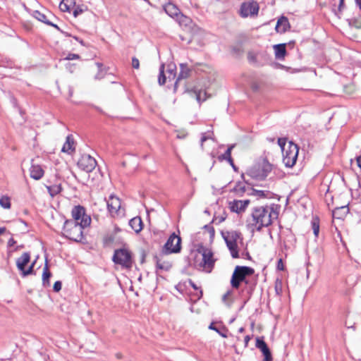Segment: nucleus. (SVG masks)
<instances>
[{"label":"nucleus","instance_id":"1","mask_svg":"<svg viewBox=\"0 0 361 361\" xmlns=\"http://www.w3.org/2000/svg\"><path fill=\"white\" fill-rule=\"evenodd\" d=\"M278 216V207L276 204L255 207L252 212V225L259 231L262 227L271 225Z\"/></svg>","mask_w":361,"mask_h":361},{"label":"nucleus","instance_id":"2","mask_svg":"<svg viewBox=\"0 0 361 361\" xmlns=\"http://www.w3.org/2000/svg\"><path fill=\"white\" fill-rule=\"evenodd\" d=\"M193 267L202 271L212 272L216 259L212 251L208 248L201 247L191 253Z\"/></svg>","mask_w":361,"mask_h":361},{"label":"nucleus","instance_id":"3","mask_svg":"<svg viewBox=\"0 0 361 361\" xmlns=\"http://www.w3.org/2000/svg\"><path fill=\"white\" fill-rule=\"evenodd\" d=\"M88 226L76 224L75 221H66L63 228V235L71 240L82 242L84 239L83 229Z\"/></svg>","mask_w":361,"mask_h":361},{"label":"nucleus","instance_id":"4","mask_svg":"<svg viewBox=\"0 0 361 361\" xmlns=\"http://www.w3.org/2000/svg\"><path fill=\"white\" fill-rule=\"evenodd\" d=\"M271 169V165L269 162L263 161L250 167L246 174L255 180H262L267 178Z\"/></svg>","mask_w":361,"mask_h":361},{"label":"nucleus","instance_id":"5","mask_svg":"<svg viewBox=\"0 0 361 361\" xmlns=\"http://www.w3.org/2000/svg\"><path fill=\"white\" fill-rule=\"evenodd\" d=\"M299 152L298 145L289 142L287 147H282L283 162L287 167H293L297 161Z\"/></svg>","mask_w":361,"mask_h":361},{"label":"nucleus","instance_id":"6","mask_svg":"<svg viewBox=\"0 0 361 361\" xmlns=\"http://www.w3.org/2000/svg\"><path fill=\"white\" fill-rule=\"evenodd\" d=\"M254 272L253 269L248 267H239L237 266L232 274L231 284L233 288H238L240 284L243 281H245V278L247 276H250Z\"/></svg>","mask_w":361,"mask_h":361},{"label":"nucleus","instance_id":"7","mask_svg":"<svg viewBox=\"0 0 361 361\" xmlns=\"http://www.w3.org/2000/svg\"><path fill=\"white\" fill-rule=\"evenodd\" d=\"M222 235L232 257L238 258L239 256L237 241L240 238V233L231 231L223 233Z\"/></svg>","mask_w":361,"mask_h":361},{"label":"nucleus","instance_id":"8","mask_svg":"<svg viewBox=\"0 0 361 361\" xmlns=\"http://www.w3.org/2000/svg\"><path fill=\"white\" fill-rule=\"evenodd\" d=\"M112 259L115 264H119L124 268L129 269L132 267V254L126 248L116 250Z\"/></svg>","mask_w":361,"mask_h":361},{"label":"nucleus","instance_id":"9","mask_svg":"<svg viewBox=\"0 0 361 361\" xmlns=\"http://www.w3.org/2000/svg\"><path fill=\"white\" fill-rule=\"evenodd\" d=\"M180 250L181 238L175 233H173L169 236L162 248L163 254L170 255L173 253H179Z\"/></svg>","mask_w":361,"mask_h":361},{"label":"nucleus","instance_id":"10","mask_svg":"<svg viewBox=\"0 0 361 361\" xmlns=\"http://www.w3.org/2000/svg\"><path fill=\"white\" fill-rule=\"evenodd\" d=\"M106 206L110 215L115 217H121L124 215V209L121 208V202L118 197L111 195L106 200Z\"/></svg>","mask_w":361,"mask_h":361},{"label":"nucleus","instance_id":"11","mask_svg":"<svg viewBox=\"0 0 361 361\" xmlns=\"http://www.w3.org/2000/svg\"><path fill=\"white\" fill-rule=\"evenodd\" d=\"M73 219L68 221H75L76 224H82L83 226H90L91 218L85 214V209L83 207L75 206L71 211Z\"/></svg>","mask_w":361,"mask_h":361},{"label":"nucleus","instance_id":"12","mask_svg":"<svg viewBox=\"0 0 361 361\" xmlns=\"http://www.w3.org/2000/svg\"><path fill=\"white\" fill-rule=\"evenodd\" d=\"M97 165L96 160L89 154H83L78 161V166L86 172L92 171Z\"/></svg>","mask_w":361,"mask_h":361},{"label":"nucleus","instance_id":"13","mask_svg":"<svg viewBox=\"0 0 361 361\" xmlns=\"http://www.w3.org/2000/svg\"><path fill=\"white\" fill-rule=\"evenodd\" d=\"M30 259L29 252H24L19 258L17 259L16 265L18 269L22 272L23 276H27L32 274L34 267V263L27 269H25V266L28 264Z\"/></svg>","mask_w":361,"mask_h":361},{"label":"nucleus","instance_id":"14","mask_svg":"<svg viewBox=\"0 0 361 361\" xmlns=\"http://www.w3.org/2000/svg\"><path fill=\"white\" fill-rule=\"evenodd\" d=\"M250 203V200H233L228 202V209L232 212L240 214L245 212Z\"/></svg>","mask_w":361,"mask_h":361},{"label":"nucleus","instance_id":"15","mask_svg":"<svg viewBox=\"0 0 361 361\" xmlns=\"http://www.w3.org/2000/svg\"><path fill=\"white\" fill-rule=\"evenodd\" d=\"M259 6L257 2L251 1L243 3L240 7V15L243 17L254 16L258 13Z\"/></svg>","mask_w":361,"mask_h":361},{"label":"nucleus","instance_id":"16","mask_svg":"<svg viewBox=\"0 0 361 361\" xmlns=\"http://www.w3.org/2000/svg\"><path fill=\"white\" fill-rule=\"evenodd\" d=\"M166 254H160L159 256L155 257L156 267L157 269L163 271H169L172 267V263L171 261L165 258Z\"/></svg>","mask_w":361,"mask_h":361},{"label":"nucleus","instance_id":"17","mask_svg":"<svg viewBox=\"0 0 361 361\" xmlns=\"http://www.w3.org/2000/svg\"><path fill=\"white\" fill-rule=\"evenodd\" d=\"M180 73L174 84L175 92L176 91L178 86L181 82V80L189 78L192 71L191 69L185 63H180Z\"/></svg>","mask_w":361,"mask_h":361},{"label":"nucleus","instance_id":"18","mask_svg":"<svg viewBox=\"0 0 361 361\" xmlns=\"http://www.w3.org/2000/svg\"><path fill=\"white\" fill-rule=\"evenodd\" d=\"M256 347L261 350L264 355V361H272V356L267 343L261 338H257Z\"/></svg>","mask_w":361,"mask_h":361},{"label":"nucleus","instance_id":"19","mask_svg":"<svg viewBox=\"0 0 361 361\" xmlns=\"http://www.w3.org/2000/svg\"><path fill=\"white\" fill-rule=\"evenodd\" d=\"M185 91L188 92L193 93L196 97L197 101L199 103L205 101L207 98L206 91L196 86L193 87L191 89L187 87Z\"/></svg>","mask_w":361,"mask_h":361},{"label":"nucleus","instance_id":"20","mask_svg":"<svg viewBox=\"0 0 361 361\" xmlns=\"http://www.w3.org/2000/svg\"><path fill=\"white\" fill-rule=\"evenodd\" d=\"M61 151L69 154L75 151V141L72 135H68L66 137V140L63 144Z\"/></svg>","mask_w":361,"mask_h":361},{"label":"nucleus","instance_id":"21","mask_svg":"<svg viewBox=\"0 0 361 361\" xmlns=\"http://www.w3.org/2000/svg\"><path fill=\"white\" fill-rule=\"evenodd\" d=\"M44 170L39 165L32 164L30 169V177L35 180H39L44 176Z\"/></svg>","mask_w":361,"mask_h":361},{"label":"nucleus","instance_id":"22","mask_svg":"<svg viewBox=\"0 0 361 361\" xmlns=\"http://www.w3.org/2000/svg\"><path fill=\"white\" fill-rule=\"evenodd\" d=\"M288 27L289 23L288 18L286 17L282 16L278 20L275 29L277 32L283 33L288 30Z\"/></svg>","mask_w":361,"mask_h":361},{"label":"nucleus","instance_id":"23","mask_svg":"<svg viewBox=\"0 0 361 361\" xmlns=\"http://www.w3.org/2000/svg\"><path fill=\"white\" fill-rule=\"evenodd\" d=\"M348 206L337 207L333 211V217L335 219H343L348 213Z\"/></svg>","mask_w":361,"mask_h":361},{"label":"nucleus","instance_id":"24","mask_svg":"<svg viewBox=\"0 0 361 361\" xmlns=\"http://www.w3.org/2000/svg\"><path fill=\"white\" fill-rule=\"evenodd\" d=\"M275 56L278 59H283L286 54V44H279L274 46Z\"/></svg>","mask_w":361,"mask_h":361},{"label":"nucleus","instance_id":"25","mask_svg":"<svg viewBox=\"0 0 361 361\" xmlns=\"http://www.w3.org/2000/svg\"><path fill=\"white\" fill-rule=\"evenodd\" d=\"M129 224L132 229L139 233L142 229V221L140 217L136 216L130 220Z\"/></svg>","mask_w":361,"mask_h":361},{"label":"nucleus","instance_id":"26","mask_svg":"<svg viewBox=\"0 0 361 361\" xmlns=\"http://www.w3.org/2000/svg\"><path fill=\"white\" fill-rule=\"evenodd\" d=\"M51 276V272L49 270L48 263L47 261L45 263V265L43 268V273H42V284L44 287L49 286V279Z\"/></svg>","mask_w":361,"mask_h":361},{"label":"nucleus","instance_id":"27","mask_svg":"<svg viewBox=\"0 0 361 361\" xmlns=\"http://www.w3.org/2000/svg\"><path fill=\"white\" fill-rule=\"evenodd\" d=\"M166 13L171 17L177 16L180 12L178 8L173 4H168L164 6Z\"/></svg>","mask_w":361,"mask_h":361},{"label":"nucleus","instance_id":"28","mask_svg":"<svg viewBox=\"0 0 361 361\" xmlns=\"http://www.w3.org/2000/svg\"><path fill=\"white\" fill-rule=\"evenodd\" d=\"M33 16L38 20L43 22L47 25H51V26L54 27L55 28H56L57 30H59V27L56 25L51 23V22L47 20V16L44 13H42L41 12H39L38 11H35L33 13Z\"/></svg>","mask_w":361,"mask_h":361},{"label":"nucleus","instance_id":"29","mask_svg":"<svg viewBox=\"0 0 361 361\" xmlns=\"http://www.w3.org/2000/svg\"><path fill=\"white\" fill-rule=\"evenodd\" d=\"M234 147L235 145H230L226 149V151L224 152V154H222L221 157L222 159L227 160L233 168H235V166L233 164V160L231 157V151L234 148Z\"/></svg>","mask_w":361,"mask_h":361},{"label":"nucleus","instance_id":"30","mask_svg":"<svg viewBox=\"0 0 361 361\" xmlns=\"http://www.w3.org/2000/svg\"><path fill=\"white\" fill-rule=\"evenodd\" d=\"M247 190L245 183L238 182L233 189V191L238 196H242Z\"/></svg>","mask_w":361,"mask_h":361},{"label":"nucleus","instance_id":"31","mask_svg":"<svg viewBox=\"0 0 361 361\" xmlns=\"http://www.w3.org/2000/svg\"><path fill=\"white\" fill-rule=\"evenodd\" d=\"M47 190L51 197H54L61 191V184H54L52 185L47 186Z\"/></svg>","mask_w":361,"mask_h":361},{"label":"nucleus","instance_id":"32","mask_svg":"<svg viewBox=\"0 0 361 361\" xmlns=\"http://www.w3.org/2000/svg\"><path fill=\"white\" fill-rule=\"evenodd\" d=\"M72 3V0H62L59 4L60 10L63 12H70Z\"/></svg>","mask_w":361,"mask_h":361},{"label":"nucleus","instance_id":"33","mask_svg":"<svg viewBox=\"0 0 361 361\" xmlns=\"http://www.w3.org/2000/svg\"><path fill=\"white\" fill-rule=\"evenodd\" d=\"M176 67L173 63L168 65L166 73L168 74V78L169 80H174L176 75Z\"/></svg>","mask_w":361,"mask_h":361},{"label":"nucleus","instance_id":"34","mask_svg":"<svg viewBox=\"0 0 361 361\" xmlns=\"http://www.w3.org/2000/svg\"><path fill=\"white\" fill-rule=\"evenodd\" d=\"M313 233L317 237L319 233V221L318 218H313L311 222Z\"/></svg>","mask_w":361,"mask_h":361},{"label":"nucleus","instance_id":"35","mask_svg":"<svg viewBox=\"0 0 361 361\" xmlns=\"http://www.w3.org/2000/svg\"><path fill=\"white\" fill-rule=\"evenodd\" d=\"M87 11V7L85 5L75 6L73 8V16L78 17L79 15Z\"/></svg>","mask_w":361,"mask_h":361},{"label":"nucleus","instance_id":"36","mask_svg":"<svg viewBox=\"0 0 361 361\" xmlns=\"http://www.w3.org/2000/svg\"><path fill=\"white\" fill-rule=\"evenodd\" d=\"M166 77L164 73V64L162 63L159 68V75L158 78V82L159 85H164L166 82Z\"/></svg>","mask_w":361,"mask_h":361},{"label":"nucleus","instance_id":"37","mask_svg":"<svg viewBox=\"0 0 361 361\" xmlns=\"http://www.w3.org/2000/svg\"><path fill=\"white\" fill-rule=\"evenodd\" d=\"M209 329L215 331L223 338L227 337V335L226 334V329L224 327L222 330H219L218 328L216 327L215 324L214 322L210 324V325L209 326Z\"/></svg>","mask_w":361,"mask_h":361},{"label":"nucleus","instance_id":"38","mask_svg":"<svg viewBox=\"0 0 361 361\" xmlns=\"http://www.w3.org/2000/svg\"><path fill=\"white\" fill-rule=\"evenodd\" d=\"M0 205L4 209H9L11 207L10 198L7 196H3L0 198Z\"/></svg>","mask_w":361,"mask_h":361},{"label":"nucleus","instance_id":"39","mask_svg":"<svg viewBox=\"0 0 361 361\" xmlns=\"http://www.w3.org/2000/svg\"><path fill=\"white\" fill-rule=\"evenodd\" d=\"M268 194H269L268 191L259 190H256V189H252V192L250 193V195L257 196L258 197H267Z\"/></svg>","mask_w":361,"mask_h":361},{"label":"nucleus","instance_id":"40","mask_svg":"<svg viewBox=\"0 0 361 361\" xmlns=\"http://www.w3.org/2000/svg\"><path fill=\"white\" fill-rule=\"evenodd\" d=\"M189 284L195 289V290H199V293H197L196 294V296H197V298L199 300L202 297V290L197 286V285L192 281V280H189Z\"/></svg>","mask_w":361,"mask_h":361},{"label":"nucleus","instance_id":"41","mask_svg":"<svg viewBox=\"0 0 361 361\" xmlns=\"http://www.w3.org/2000/svg\"><path fill=\"white\" fill-rule=\"evenodd\" d=\"M132 66L135 69H138L140 67V61L136 57H133L132 59Z\"/></svg>","mask_w":361,"mask_h":361},{"label":"nucleus","instance_id":"42","mask_svg":"<svg viewBox=\"0 0 361 361\" xmlns=\"http://www.w3.org/2000/svg\"><path fill=\"white\" fill-rule=\"evenodd\" d=\"M61 282L58 281L54 283L53 289L55 292H59L61 289Z\"/></svg>","mask_w":361,"mask_h":361},{"label":"nucleus","instance_id":"43","mask_svg":"<svg viewBox=\"0 0 361 361\" xmlns=\"http://www.w3.org/2000/svg\"><path fill=\"white\" fill-rule=\"evenodd\" d=\"M211 138L210 135H207L206 133H202V137H201V140H200V142H201V146L202 147H203V143L207 140L208 139Z\"/></svg>","mask_w":361,"mask_h":361},{"label":"nucleus","instance_id":"44","mask_svg":"<svg viewBox=\"0 0 361 361\" xmlns=\"http://www.w3.org/2000/svg\"><path fill=\"white\" fill-rule=\"evenodd\" d=\"M232 294V291L231 290H228L222 297V300L224 302H227V300L228 298Z\"/></svg>","mask_w":361,"mask_h":361},{"label":"nucleus","instance_id":"45","mask_svg":"<svg viewBox=\"0 0 361 361\" xmlns=\"http://www.w3.org/2000/svg\"><path fill=\"white\" fill-rule=\"evenodd\" d=\"M79 59V56L75 54H69L68 56L66 58L67 60H73Z\"/></svg>","mask_w":361,"mask_h":361},{"label":"nucleus","instance_id":"46","mask_svg":"<svg viewBox=\"0 0 361 361\" xmlns=\"http://www.w3.org/2000/svg\"><path fill=\"white\" fill-rule=\"evenodd\" d=\"M277 268L279 270H283L284 265L281 259H279L277 264Z\"/></svg>","mask_w":361,"mask_h":361},{"label":"nucleus","instance_id":"47","mask_svg":"<svg viewBox=\"0 0 361 361\" xmlns=\"http://www.w3.org/2000/svg\"><path fill=\"white\" fill-rule=\"evenodd\" d=\"M278 143H279V146H280L281 148H282L283 147H287V146L286 145V142H285V140H284L283 139H282V138H279V139L278 140Z\"/></svg>","mask_w":361,"mask_h":361},{"label":"nucleus","instance_id":"48","mask_svg":"<svg viewBox=\"0 0 361 361\" xmlns=\"http://www.w3.org/2000/svg\"><path fill=\"white\" fill-rule=\"evenodd\" d=\"M16 242L14 240V239H13V238H11V239H9V240L8 241V245L9 247H12V246H13V245L16 244Z\"/></svg>","mask_w":361,"mask_h":361},{"label":"nucleus","instance_id":"49","mask_svg":"<svg viewBox=\"0 0 361 361\" xmlns=\"http://www.w3.org/2000/svg\"><path fill=\"white\" fill-rule=\"evenodd\" d=\"M357 166L361 169V154L356 158Z\"/></svg>","mask_w":361,"mask_h":361},{"label":"nucleus","instance_id":"50","mask_svg":"<svg viewBox=\"0 0 361 361\" xmlns=\"http://www.w3.org/2000/svg\"><path fill=\"white\" fill-rule=\"evenodd\" d=\"M250 340V336H246L245 337V340H244V341H245V346H247V345H248V343H249Z\"/></svg>","mask_w":361,"mask_h":361},{"label":"nucleus","instance_id":"51","mask_svg":"<svg viewBox=\"0 0 361 361\" xmlns=\"http://www.w3.org/2000/svg\"><path fill=\"white\" fill-rule=\"evenodd\" d=\"M356 4L359 6L360 9L361 10V0H355Z\"/></svg>","mask_w":361,"mask_h":361},{"label":"nucleus","instance_id":"52","mask_svg":"<svg viewBox=\"0 0 361 361\" xmlns=\"http://www.w3.org/2000/svg\"><path fill=\"white\" fill-rule=\"evenodd\" d=\"M6 231L5 227L0 228V235L3 234Z\"/></svg>","mask_w":361,"mask_h":361},{"label":"nucleus","instance_id":"53","mask_svg":"<svg viewBox=\"0 0 361 361\" xmlns=\"http://www.w3.org/2000/svg\"><path fill=\"white\" fill-rule=\"evenodd\" d=\"M344 0H340L339 9L341 10L343 6Z\"/></svg>","mask_w":361,"mask_h":361},{"label":"nucleus","instance_id":"54","mask_svg":"<svg viewBox=\"0 0 361 361\" xmlns=\"http://www.w3.org/2000/svg\"><path fill=\"white\" fill-rule=\"evenodd\" d=\"M275 289H276V293H277L278 294H279V285H278V283H276Z\"/></svg>","mask_w":361,"mask_h":361},{"label":"nucleus","instance_id":"55","mask_svg":"<svg viewBox=\"0 0 361 361\" xmlns=\"http://www.w3.org/2000/svg\"><path fill=\"white\" fill-rule=\"evenodd\" d=\"M243 331H244V328H243V327L239 329L240 332H243Z\"/></svg>","mask_w":361,"mask_h":361},{"label":"nucleus","instance_id":"56","mask_svg":"<svg viewBox=\"0 0 361 361\" xmlns=\"http://www.w3.org/2000/svg\"><path fill=\"white\" fill-rule=\"evenodd\" d=\"M144 1H146L147 3H148L149 4H150L149 0H144Z\"/></svg>","mask_w":361,"mask_h":361},{"label":"nucleus","instance_id":"57","mask_svg":"<svg viewBox=\"0 0 361 361\" xmlns=\"http://www.w3.org/2000/svg\"><path fill=\"white\" fill-rule=\"evenodd\" d=\"M74 38H75L76 40L79 41V39H78V37H75Z\"/></svg>","mask_w":361,"mask_h":361}]
</instances>
